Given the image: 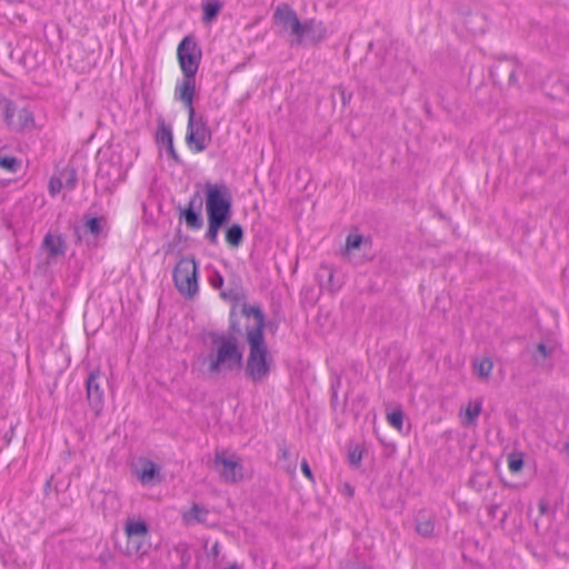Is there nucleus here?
Wrapping results in <instances>:
<instances>
[{
  "instance_id": "20e7f679",
  "label": "nucleus",
  "mask_w": 569,
  "mask_h": 569,
  "mask_svg": "<svg viewBox=\"0 0 569 569\" xmlns=\"http://www.w3.org/2000/svg\"><path fill=\"white\" fill-rule=\"evenodd\" d=\"M173 282L177 290L187 299H192L199 290V271L194 258H181L173 269Z\"/></svg>"
},
{
  "instance_id": "a18cd8bd",
  "label": "nucleus",
  "mask_w": 569,
  "mask_h": 569,
  "mask_svg": "<svg viewBox=\"0 0 569 569\" xmlns=\"http://www.w3.org/2000/svg\"><path fill=\"white\" fill-rule=\"evenodd\" d=\"M538 509L541 515H547L550 509L548 501L545 499L539 500Z\"/></svg>"
},
{
  "instance_id": "1a4fd4ad",
  "label": "nucleus",
  "mask_w": 569,
  "mask_h": 569,
  "mask_svg": "<svg viewBox=\"0 0 569 569\" xmlns=\"http://www.w3.org/2000/svg\"><path fill=\"white\" fill-rule=\"evenodd\" d=\"M273 21L284 30L289 29L291 34L296 36V40L292 41V44H302V22L288 3H281L277 7L273 13Z\"/></svg>"
},
{
  "instance_id": "aec40b11",
  "label": "nucleus",
  "mask_w": 569,
  "mask_h": 569,
  "mask_svg": "<svg viewBox=\"0 0 569 569\" xmlns=\"http://www.w3.org/2000/svg\"><path fill=\"white\" fill-rule=\"evenodd\" d=\"M124 531L129 538L143 537L148 533V525L143 520L128 519Z\"/></svg>"
},
{
  "instance_id": "864d4df0",
  "label": "nucleus",
  "mask_w": 569,
  "mask_h": 569,
  "mask_svg": "<svg viewBox=\"0 0 569 569\" xmlns=\"http://www.w3.org/2000/svg\"><path fill=\"white\" fill-rule=\"evenodd\" d=\"M330 402H331V406H332L333 408H336V407H337V405H338V392H336V391H335V392H332V391H331V399H330Z\"/></svg>"
},
{
  "instance_id": "f3484780",
  "label": "nucleus",
  "mask_w": 569,
  "mask_h": 569,
  "mask_svg": "<svg viewBox=\"0 0 569 569\" xmlns=\"http://www.w3.org/2000/svg\"><path fill=\"white\" fill-rule=\"evenodd\" d=\"M219 296L224 301L232 302V306H234L236 309L237 305L241 300L246 299V292L241 286V280L238 278L237 280L232 281L227 289H223L219 292Z\"/></svg>"
},
{
  "instance_id": "a878e982",
  "label": "nucleus",
  "mask_w": 569,
  "mask_h": 569,
  "mask_svg": "<svg viewBox=\"0 0 569 569\" xmlns=\"http://www.w3.org/2000/svg\"><path fill=\"white\" fill-rule=\"evenodd\" d=\"M0 168L10 173H17L21 168V161L14 156L0 154Z\"/></svg>"
},
{
  "instance_id": "4c0bfd02",
  "label": "nucleus",
  "mask_w": 569,
  "mask_h": 569,
  "mask_svg": "<svg viewBox=\"0 0 569 569\" xmlns=\"http://www.w3.org/2000/svg\"><path fill=\"white\" fill-rule=\"evenodd\" d=\"M177 551L180 552V568L186 569L191 561V555L187 547L177 548Z\"/></svg>"
},
{
  "instance_id": "79ce46f5",
  "label": "nucleus",
  "mask_w": 569,
  "mask_h": 569,
  "mask_svg": "<svg viewBox=\"0 0 569 569\" xmlns=\"http://www.w3.org/2000/svg\"><path fill=\"white\" fill-rule=\"evenodd\" d=\"M166 152H167L168 158L172 159L174 161V163H177V164L182 163L180 156L178 154V152L174 149V146H170L168 149H166Z\"/></svg>"
},
{
  "instance_id": "de8ad7c7",
  "label": "nucleus",
  "mask_w": 569,
  "mask_h": 569,
  "mask_svg": "<svg viewBox=\"0 0 569 569\" xmlns=\"http://www.w3.org/2000/svg\"><path fill=\"white\" fill-rule=\"evenodd\" d=\"M340 387H341V377H340V376H338V375H336V376H335V379H333V380H332V382H331V391H332V392H335V391H336V392H338V390L340 389Z\"/></svg>"
},
{
  "instance_id": "2eb2a0df",
  "label": "nucleus",
  "mask_w": 569,
  "mask_h": 569,
  "mask_svg": "<svg viewBox=\"0 0 569 569\" xmlns=\"http://www.w3.org/2000/svg\"><path fill=\"white\" fill-rule=\"evenodd\" d=\"M316 279L319 287L328 292H336L341 288V282L336 278L335 269L327 264H321L316 272Z\"/></svg>"
},
{
  "instance_id": "393cba45",
  "label": "nucleus",
  "mask_w": 569,
  "mask_h": 569,
  "mask_svg": "<svg viewBox=\"0 0 569 569\" xmlns=\"http://www.w3.org/2000/svg\"><path fill=\"white\" fill-rule=\"evenodd\" d=\"M553 352V349L548 347L543 342H539L532 352V360L536 366H542L545 360L549 358Z\"/></svg>"
},
{
  "instance_id": "a211bd4d",
  "label": "nucleus",
  "mask_w": 569,
  "mask_h": 569,
  "mask_svg": "<svg viewBox=\"0 0 569 569\" xmlns=\"http://www.w3.org/2000/svg\"><path fill=\"white\" fill-rule=\"evenodd\" d=\"M515 60L503 59L492 66L490 77L498 86H503Z\"/></svg>"
},
{
  "instance_id": "e433bc0d",
  "label": "nucleus",
  "mask_w": 569,
  "mask_h": 569,
  "mask_svg": "<svg viewBox=\"0 0 569 569\" xmlns=\"http://www.w3.org/2000/svg\"><path fill=\"white\" fill-rule=\"evenodd\" d=\"M335 91L339 94L342 106L346 107L352 98V92L347 91L342 84L337 86Z\"/></svg>"
},
{
  "instance_id": "9d476101",
  "label": "nucleus",
  "mask_w": 569,
  "mask_h": 569,
  "mask_svg": "<svg viewBox=\"0 0 569 569\" xmlns=\"http://www.w3.org/2000/svg\"><path fill=\"white\" fill-rule=\"evenodd\" d=\"M214 467L219 470L220 476L227 482L234 483L243 478V466L236 460L226 458L223 452H216Z\"/></svg>"
},
{
  "instance_id": "39448f33",
  "label": "nucleus",
  "mask_w": 569,
  "mask_h": 569,
  "mask_svg": "<svg viewBox=\"0 0 569 569\" xmlns=\"http://www.w3.org/2000/svg\"><path fill=\"white\" fill-rule=\"evenodd\" d=\"M177 58L183 76L192 77V74H197L202 58V51L192 34L183 37L179 42Z\"/></svg>"
},
{
  "instance_id": "680f3d73",
  "label": "nucleus",
  "mask_w": 569,
  "mask_h": 569,
  "mask_svg": "<svg viewBox=\"0 0 569 569\" xmlns=\"http://www.w3.org/2000/svg\"><path fill=\"white\" fill-rule=\"evenodd\" d=\"M566 446H567V448H568V450H569V441L567 442V445H566Z\"/></svg>"
},
{
  "instance_id": "c03bdc74",
  "label": "nucleus",
  "mask_w": 569,
  "mask_h": 569,
  "mask_svg": "<svg viewBox=\"0 0 569 569\" xmlns=\"http://www.w3.org/2000/svg\"><path fill=\"white\" fill-rule=\"evenodd\" d=\"M301 471L307 478L313 480L311 468L306 459L301 461Z\"/></svg>"
},
{
  "instance_id": "ddd939ff",
  "label": "nucleus",
  "mask_w": 569,
  "mask_h": 569,
  "mask_svg": "<svg viewBox=\"0 0 569 569\" xmlns=\"http://www.w3.org/2000/svg\"><path fill=\"white\" fill-rule=\"evenodd\" d=\"M328 36L327 27L322 21L309 19L302 22V43L318 44Z\"/></svg>"
},
{
  "instance_id": "cd10ccee",
  "label": "nucleus",
  "mask_w": 569,
  "mask_h": 569,
  "mask_svg": "<svg viewBox=\"0 0 569 569\" xmlns=\"http://www.w3.org/2000/svg\"><path fill=\"white\" fill-rule=\"evenodd\" d=\"M363 449L359 445H350L348 448V463L351 468H359L362 460Z\"/></svg>"
},
{
  "instance_id": "4be33fe9",
  "label": "nucleus",
  "mask_w": 569,
  "mask_h": 569,
  "mask_svg": "<svg viewBox=\"0 0 569 569\" xmlns=\"http://www.w3.org/2000/svg\"><path fill=\"white\" fill-rule=\"evenodd\" d=\"M416 531L418 535L425 538H430L433 536L435 531V521L431 517L419 516L416 520Z\"/></svg>"
},
{
  "instance_id": "2f4dec72",
  "label": "nucleus",
  "mask_w": 569,
  "mask_h": 569,
  "mask_svg": "<svg viewBox=\"0 0 569 569\" xmlns=\"http://www.w3.org/2000/svg\"><path fill=\"white\" fill-rule=\"evenodd\" d=\"M403 411L398 408L387 415V421L391 427L400 431L403 426Z\"/></svg>"
},
{
  "instance_id": "9b49d317",
  "label": "nucleus",
  "mask_w": 569,
  "mask_h": 569,
  "mask_svg": "<svg viewBox=\"0 0 569 569\" xmlns=\"http://www.w3.org/2000/svg\"><path fill=\"white\" fill-rule=\"evenodd\" d=\"M196 94V74L192 77L183 76L182 81L176 87L174 97L180 100L189 114H193V98Z\"/></svg>"
},
{
  "instance_id": "6e6552de",
  "label": "nucleus",
  "mask_w": 569,
  "mask_h": 569,
  "mask_svg": "<svg viewBox=\"0 0 569 569\" xmlns=\"http://www.w3.org/2000/svg\"><path fill=\"white\" fill-rule=\"evenodd\" d=\"M203 198L199 191H196L184 206L178 207V217L190 230H199L203 226L202 217Z\"/></svg>"
},
{
  "instance_id": "3c124183",
  "label": "nucleus",
  "mask_w": 569,
  "mask_h": 569,
  "mask_svg": "<svg viewBox=\"0 0 569 569\" xmlns=\"http://www.w3.org/2000/svg\"><path fill=\"white\" fill-rule=\"evenodd\" d=\"M220 553V545L219 542H214L213 546L211 547L210 551L208 552V556L209 557H218V555Z\"/></svg>"
},
{
  "instance_id": "4468645a",
  "label": "nucleus",
  "mask_w": 569,
  "mask_h": 569,
  "mask_svg": "<svg viewBox=\"0 0 569 569\" xmlns=\"http://www.w3.org/2000/svg\"><path fill=\"white\" fill-rule=\"evenodd\" d=\"M140 465V468H137L134 473L143 486L161 481L160 467L156 462L149 459H141Z\"/></svg>"
},
{
  "instance_id": "ea45409f",
  "label": "nucleus",
  "mask_w": 569,
  "mask_h": 569,
  "mask_svg": "<svg viewBox=\"0 0 569 569\" xmlns=\"http://www.w3.org/2000/svg\"><path fill=\"white\" fill-rule=\"evenodd\" d=\"M517 72H518V64L517 62L515 61L513 62V66L511 67L509 73H508V77L505 81V84H507L508 87H515L517 86Z\"/></svg>"
},
{
  "instance_id": "13d9d810",
  "label": "nucleus",
  "mask_w": 569,
  "mask_h": 569,
  "mask_svg": "<svg viewBox=\"0 0 569 569\" xmlns=\"http://www.w3.org/2000/svg\"><path fill=\"white\" fill-rule=\"evenodd\" d=\"M507 518H508V512L503 511V515H502V518H501V522H505Z\"/></svg>"
},
{
  "instance_id": "c85d7f7f",
  "label": "nucleus",
  "mask_w": 569,
  "mask_h": 569,
  "mask_svg": "<svg viewBox=\"0 0 569 569\" xmlns=\"http://www.w3.org/2000/svg\"><path fill=\"white\" fill-rule=\"evenodd\" d=\"M508 468L512 473H518L522 470L525 460L523 453L520 451H512L508 455Z\"/></svg>"
},
{
  "instance_id": "bf43d9fd",
  "label": "nucleus",
  "mask_w": 569,
  "mask_h": 569,
  "mask_svg": "<svg viewBox=\"0 0 569 569\" xmlns=\"http://www.w3.org/2000/svg\"><path fill=\"white\" fill-rule=\"evenodd\" d=\"M503 485H505L506 487L516 488V485H513V483H508V482H506V481H503Z\"/></svg>"
},
{
  "instance_id": "6ab92c4d",
  "label": "nucleus",
  "mask_w": 569,
  "mask_h": 569,
  "mask_svg": "<svg viewBox=\"0 0 569 569\" xmlns=\"http://www.w3.org/2000/svg\"><path fill=\"white\" fill-rule=\"evenodd\" d=\"M223 4L219 0L202 2V21L209 23L213 21L220 13Z\"/></svg>"
},
{
  "instance_id": "603ef678",
  "label": "nucleus",
  "mask_w": 569,
  "mask_h": 569,
  "mask_svg": "<svg viewBox=\"0 0 569 569\" xmlns=\"http://www.w3.org/2000/svg\"><path fill=\"white\" fill-rule=\"evenodd\" d=\"M74 234H76V242L78 244H80L81 241H82V234H81V228L80 227H77V226L74 227Z\"/></svg>"
},
{
  "instance_id": "423d86ee",
  "label": "nucleus",
  "mask_w": 569,
  "mask_h": 569,
  "mask_svg": "<svg viewBox=\"0 0 569 569\" xmlns=\"http://www.w3.org/2000/svg\"><path fill=\"white\" fill-rule=\"evenodd\" d=\"M212 132L203 116H188L186 142L192 152L204 151L211 142Z\"/></svg>"
},
{
  "instance_id": "052dcab7",
  "label": "nucleus",
  "mask_w": 569,
  "mask_h": 569,
  "mask_svg": "<svg viewBox=\"0 0 569 569\" xmlns=\"http://www.w3.org/2000/svg\"><path fill=\"white\" fill-rule=\"evenodd\" d=\"M357 569H370L368 566H361V567H358Z\"/></svg>"
},
{
  "instance_id": "5fc2aeb1",
  "label": "nucleus",
  "mask_w": 569,
  "mask_h": 569,
  "mask_svg": "<svg viewBox=\"0 0 569 569\" xmlns=\"http://www.w3.org/2000/svg\"><path fill=\"white\" fill-rule=\"evenodd\" d=\"M266 328H269L271 331H276L278 329V325L273 321L266 322Z\"/></svg>"
},
{
  "instance_id": "0eeeda50",
  "label": "nucleus",
  "mask_w": 569,
  "mask_h": 569,
  "mask_svg": "<svg viewBox=\"0 0 569 569\" xmlns=\"http://www.w3.org/2000/svg\"><path fill=\"white\" fill-rule=\"evenodd\" d=\"M106 381V377L99 369L90 371L86 379L87 400L96 417L100 416L104 407L103 383Z\"/></svg>"
},
{
  "instance_id": "b1692460",
  "label": "nucleus",
  "mask_w": 569,
  "mask_h": 569,
  "mask_svg": "<svg viewBox=\"0 0 569 569\" xmlns=\"http://www.w3.org/2000/svg\"><path fill=\"white\" fill-rule=\"evenodd\" d=\"M58 176L62 178L63 187L67 188L68 190H73L77 187L78 174L74 168H63L62 170L59 171Z\"/></svg>"
},
{
  "instance_id": "4d7b16f0",
  "label": "nucleus",
  "mask_w": 569,
  "mask_h": 569,
  "mask_svg": "<svg viewBox=\"0 0 569 569\" xmlns=\"http://www.w3.org/2000/svg\"><path fill=\"white\" fill-rule=\"evenodd\" d=\"M346 489H347L348 495H349L350 497H352V496H353V492H355L353 488H352L351 486L347 485V486H346Z\"/></svg>"
},
{
  "instance_id": "09e8293b",
  "label": "nucleus",
  "mask_w": 569,
  "mask_h": 569,
  "mask_svg": "<svg viewBox=\"0 0 569 569\" xmlns=\"http://www.w3.org/2000/svg\"><path fill=\"white\" fill-rule=\"evenodd\" d=\"M13 435H14V427L11 426L10 429L3 435V440H4L6 446L10 445Z\"/></svg>"
},
{
  "instance_id": "72a5a7b5",
  "label": "nucleus",
  "mask_w": 569,
  "mask_h": 569,
  "mask_svg": "<svg viewBox=\"0 0 569 569\" xmlns=\"http://www.w3.org/2000/svg\"><path fill=\"white\" fill-rule=\"evenodd\" d=\"M13 101L0 93V114L2 119H9L10 112L13 110Z\"/></svg>"
},
{
  "instance_id": "c756f323",
  "label": "nucleus",
  "mask_w": 569,
  "mask_h": 569,
  "mask_svg": "<svg viewBox=\"0 0 569 569\" xmlns=\"http://www.w3.org/2000/svg\"><path fill=\"white\" fill-rule=\"evenodd\" d=\"M469 486L475 489L476 491L480 492L487 488H489L490 486V480L489 478L487 477V475L482 473V472H477L475 473L470 479H469Z\"/></svg>"
},
{
  "instance_id": "6e6d98bb",
  "label": "nucleus",
  "mask_w": 569,
  "mask_h": 569,
  "mask_svg": "<svg viewBox=\"0 0 569 569\" xmlns=\"http://www.w3.org/2000/svg\"><path fill=\"white\" fill-rule=\"evenodd\" d=\"M170 146H173V139H171V142L158 143L159 148H164V149H168Z\"/></svg>"
},
{
  "instance_id": "49530a36",
  "label": "nucleus",
  "mask_w": 569,
  "mask_h": 569,
  "mask_svg": "<svg viewBox=\"0 0 569 569\" xmlns=\"http://www.w3.org/2000/svg\"><path fill=\"white\" fill-rule=\"evenodd\" d=\"M279 452H280V458L281 459L288 460L290 458V451L287 448L286 443H280L279 445Z\"/></svg>"
},
{
  "instance_id": "c9c22d12",
  "label": "nucleus",
  "mask_w": 569,
  "mask_h": 569,
  "mask_svg": "<svg viewBox=\"0 0 569 569\" xmlns=\"http://www.w3.org/2000/svg\"><path fill=\"white\" fill-rule=\"evenodd\" d=\"M63 187L62 178L52 176L49 180L48 189L51 196L58 194Z\"/></svg>"
},
{
  "instance_id": "f03ea898",
  "label": "nucleus",
  "mask_w": 569,
  "mask_h": 569,
  "mask_svg": "<svg viewBox=\"0 0 569 569\" xmlns=\"http://www.w3.org/2000/svg\"><path fill=\"white\" fill-rule=\"evenodd\" d=\"M241 315L253 318V325L246 327V341L249 346V355L244 365V375L253 383L262 382L270 375L272 356L266 341V316L258 305L243 303Z\"/></svg>"
},
{
  "instance_id": "bb28decb",
  "label": "nucleus",
  "mask_w": 569,
  "mask_h": 569,
  "mask_svg": "<svg viewBox=\"0 0 569 569\" xmlns=\"http://www.w3.org/2000/svg\"><path fill=\"white\" fill-rule=\"evenodd\" d=\"M493 363L491 359H477L473 362V370L480 378H489Z\"/></svg>"
},
{
  "instance_id": "f257e3e1",
  "label": "nucleus",
  "mask_w": 569,
  "mask_h": 569,
  "mask_svg": "<svg viewBox=\"0 0 569 569\" xmlns=\"http://www.w3.org/2000/svg\"><path fill=\"white\" fill-rule=\"evenodd\" d=\"M206 216L208 229L204 239L212 246L219 242V232L224 230V239L230 248H238L243 242L244 231L240 223L234 222L230 226L232 211V193L226 183L207 182L203 188Z\"/></svg>"
},
{
  "instance_id": "5701e85b",
  "label": "nucleus",
  "mask_w": 569,
  "mask_h": 569,
  "mask_svg": "<svg viewBox=\"0 0 569 569\" xmlns=\"http://www.w3.org/2000/svg\"><path fill=\"white\" fill-rule=\"evenodd\" d=\"M103 221H104L103 217H91L86 220L82 229L86 233H90L94 238H98L102 233V222Z\"/></svg>"
},
{
  "instance_id": "37998d69",
  "label": "nucleus",
  "mask_w": 569,
  "mask_h": 569,
  "mask_svg": "<svg viewBox=\"0 0 569 569\" xmlns=\"http://www.w3.org/2000/svg\"><path fill=\"white\" fill-rule=\"evenodd\" d=\"M363 406V398L359 396L357 399L352 401V411L355 417L357 418L360 415L361 407Z\"/></svg>"
},
{
  "instance_id": "f8f14e48",
  "label": "nucleus",
  "mask_w": 569,
  "mask_h": 569,
  "mask_svg": "<svg viewBox=\"0 0 569 569\" xmlns=\"http://www.w3.org/2000/svg\"><path fill=\"white\" fill-rule=\"evenodd\" d=\"M6 124L14 131L29 130L34 127L33 112L29 108L17 109L13 103V110L10 112V118L3 120Z\"/></svg>"
},
{
  "instance_id": "412c9836",
  "label": "nucleus",
  "mask_w": 569,
  "mask_h": 569,
  "mask_svg": "<svg viewBox=\"0 0 569 569\" xmlns=\"http://www.w3.org/2000/svg\"><path fill=\"white\" fill-rule=\"evenodd\" d=\"M157 132L154 136L156 143L171 142L173 139L172 128L168 124L162 117L157 119Z\"/></svg>"
},
{
  "instance_id": "473e14b6",
  "label": "nucleus",
  "mask_w": 569,
  "mask_h": 569,
  "mask_svg": "<svg viewBox=\"0 0 569 569\" xmlns=\"http://www.w3.org/2000/svg\"><path fill=\"white\" fill-rule=\"evenodd\" d=\"M480 412H481V402L480 401H475L473 403H470L466 408L467 423L468 425L473 423L476 421V419L478 418V416L480 415Z\"/></svg>"
},
{
  "instance_id": "58836bf2",
  "label": "nucleus",
  "mask_w": 569,
  "mask_h": 569,
  "mask_svg": "<svg viewBox=\"0 0 569 569\" xmlns=\"http://www.w3.org/2000/svg\"><path fill=\"white\" fill-rule=\"evenodd\" d=\"M209 282H210L212 288L219 289L220 291L223 290L222 287H223V283H224V279H223L222 274L219 271H214L213 272V274L209 279Z\"/></svg>"
},
{
  "instance_id": "dca6fc26",
  "label": "nucleus",
  "mask_w": 569,
  "mask_h": 569,
  "mask_svg": "<svg viewBox=\"0 0 569 569\" xmlns=\"http://www.w3.org/2000/svg\"><path fill=\"white\" fill-rule=\"evenodd\" d=\"M42 247L46 249L48 258L64 256L67 251V242L62 234L53 236L47 233L43 238Z\"/></svg>"
},
{
  "instance_id": "f704fd0d",
  "label": "nucleus",
  "mask_w": 569,
  "mask_h": 569,
  "mask_svg": "<svg viewBox=\"0 0 569 569\" xmlns=\"http://www.w3.org/2000/svg\"><path fill=\"white\" fill-rule=\"evenodd\" d=\"M363 237L359 233H349L346 239L347 251L357 250L360 248Z\"/></svg>"
},
{
  "instance_id": "a19ab883",
  "label": "nucleus",
  "mask_w": 569,
  "mask_h": 569,
  "mask_svg": "<svg viewBox=\"0 0 569 569\" xmlns=\"http://www.w3.org/2000/svg\"><path fill=\"white\" fill-rule=\"evenodd\" d=\"M402 73V66L397 64L389 73L383 74L388 80H398L400 74Z\"/></svg>"
},
{
  "instance_id": "8fccbe9b",
  "label": "nucleus",
  "mask_w": 569,
  "mask_h": 569,
  "mask_svg": "<svg viewBox=\"0 0 569 569\" xmlns=\"http://www.w3.org/2000/svg\"><path fill=\"white\" fill-rule=\"evenodd\" d=\"M499 503H491L490 506H488V516L495 518L497 516V511L499 510Z\"/></svg>"
},
{
  "instance_id": "7ed1b4c3",
  "label": "nucleus",
  "mask_w": 569,
  "mask_h": 569,
  "mask_svg": "<svg viewBox=\"0 0 569 569\" xmlns=\"http://www.w3.org/2000/svg\"><path fill=\"white\" fill-rule=\"evenodd\" d=\"M240 333L239 319L232 306L229 312L228 332H208L211 343L216 347L202 358V365H208L209 375H217L222 370H240L243 367V353L238 345Z\"/></svg>"
},
{
  "instance_id": "7c9ffc66",
  "label": "nucleus",
  "mask_w": 569,
  "mask_h": 569,
  "mask_svg": "<svg viewBox=\"0 0 569 569\" xmlns=\"http://www.w3.org/2000/svg\"><path fill=\"white\" fill-rule=\"evenodd\" d=\"M208 515V510L197 503H193L189 512L184 516L186 520L189 521L191 519L196 520L197 522H204L206 517Z\"/></svg>"
}]
</instances>
